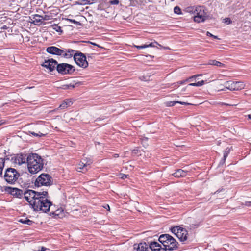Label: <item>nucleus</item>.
Wrapping results in <instances>:
<instances>
[{"mask_svg": "<svg viewBox=\"0 0 251 251\" xmlns=\"http://www.w3.org/2000/svg\"><path fill=\"white\" fill-rule=\"evenodd\" d=\"M48 193L47 191H43L41 192V196H39L32 204V208L34 211H42L46 213L49 211L50 208H52V204L51 201L48 200Z\"/></svg>", "mask_w": 251, "mask_h": 251, "instance_id": "nucleus-1", "label": "nucleus"}, {"mask_svg": "<svg viewBox=\"0 0 251 251\" xmlns=\"http://www.w3.org/2000/svg\"><path fill=\"white\" fill-rule=\"evenodd\" d=\"M27 165L29 173L35 174L43 169V159L38 154L32 153L27 156Z\"/></svg>", "mask_w": 251, "mask_h": 251, "instance_id": "nucleus-2", "label": "nucleus"}, {"mask_svg": "<svg viewBox=\"0 0 251 251\" xmlns=\"http://www.w3.org/2000/svg\"><path fill=\"white\" fill-rule=\"evenodd\" d=\"M158 240L162 244L163 248L165 249V251L176 250L178 248V242L169 234H162Z\"/></svg>", "mask_w": 251, "mask_h": 251, "instance_id": "nucleus-3", "label": "nucleus"}, {"mask_svg": "<svg viewBox=\"0 0 251 251\" xmlns=\"http://www.w3.org/2000/svg\"><path fill=\"white\" fill-rule=\"evenodd\" d=\"M53 179L50 175L43 173L36 178L35 185L37 187H49L52 184Z\"/></svg>", "mask_w": 251, "mask_h": 251, "instance_id": "nucleus-4", "label": "nucleus"}, {"mask_svg": "<svg viewBox=\"0 0 251 251\" xmlns=\"http://www.w3.org/2000/svg\"><path fill=\"white\" fill-rule=\"evenodd\" d=\"M224 88L221 89V91H225L226 89H228L230 91H238L245 88V84L243 82L227 81L224 84Z\"/></svg>", "mask_w": 251, "mask_h": 251, "instance_id": "nucleus-5", "label": "nucleus"}, {"mask_svg": "<svg viewBox=\"0 0 251 251\" xmlns=\"http://www.w3.org/2000/svg\"><path fill=\"white\" fill-rule=\"evenodd\" d=\"M20 175L14 168H8L6 169L4 177L6 181L10 184H13L18 179Z\"/></svg>", "mask_w": 251, "mask_h": 251, "instance_id": "nucleus-6", "label": "nucleus"}, {"mask_svg": "<svg viewBox=\"0 0 251 251\" xmlns=\"http://www.w3.org/2000/svg\"><path fill=\"white\" fill-rule=\"evenodd\" d=\"M41 192H36L35 191L28 189L24 191V197L28 201L32 208V204L35 201H37V198L41 196Z\"/></svg>", "mask_w": 251, "mask_h": 251, "instance_id": "nucleus-7", "label": "nucleus"}, {"mask_svg": "<svg viewBox=\"0 0 251 251\" xmlns=\"http://www.w3.org/2000/svg\"><path fill=\"white\" fill-rule=\"evenodd\" d=\"M74 59L76 64L80 67L86 68L88 66L85 55L81 52H75L74 55Z\"/></svg>", "mask_w": 251, "mask_h": 251, "instance_id": "nucleus-8", "label": "nucleus"}, {"mask_svg": "<svg viewBox=\"0 0 251 251\" xmlns=\"http://www.w3.org/2000/svg\"><path fill=\"white\" fill-rule=\"evenodd\" d=\"M57 72L61 74L65 75L73 73L75 71V67L68 63L58 64L56 66Z\"/></svg>", "mask_w": 251, "mask_h": 251, "instance_id": "nucleus-9", "label": "nucleus"}, {"mask_svg": "<svg viewBox=\"0 0 251 251\" xmlns=\"http://www.w3.org/2000/svg\"><path fill=\"white\" fill-rule=\"evenodd\" d=\"M197 11L195 16L193 17L194 21L197 23L204 22L206 17V13L204 11V7L200 6H197Z\"/></svg>", "mask_w": 251, "mask_h": 251, "instance_id": "nucleus-10", "label": "nucleus"}, {"mask_svg": "<svg viewBox=\"0 0 251 251\" xmlns=\"http://www.w3.org/2000/svg\"><path fill=\"white\" fill-rule=\"evenodd\" d=\"M57 65V62L51 58L47 60H45L43 64L42 65V66L48 69L50 72L54 70Z\"/></svg>", "mask_w": 251, "mask_h": 251, "instance_id": "nucleus-11", "label": "nucleus"}, {"mask_svg": "<svg viewBox=\"0 0 251 251\" xmlns=\"http://www.w3.org/2000/svg\"><path fill=\"white\" fill-rule=\"evenodd\" d=\"M46 51L52 55L61 56L64 53L63 50L55 46H50L46 49Z\"/></svg>", "mask_w": 251, "mask_h": 251, "instance_id": "nucleus-12", "label": "nucleus"}, {"mask_svg": "<svg viewBox=\"0 0 251 251\" xmlns=\"http://www.w3.org/2000/svg\"><path fill=\"white\" fill-rule=\"evenodd\" d=\"M188 232L183 228L180 227L179 231H177L176 236L179 239V240L184 242L187 239Z\"/></svg>", "mask_w": 251, "mask_h": 251, "instance_id": "nucleus-13", "label": "nucleus"}, {"mask_svg": "<svg viewBox=\"0 0 251 251\" xmlns=\"http://www.w3.org/2000/svg\"><path fill=\"white\" fill-rule=\"evenodd\" d=\"M14 162L19 165H20L23 163H27V157L26 155L25 154H18L15 158Z\"/></svg>", "mask_w": 251, "mask_h": 251, "instance_id": "nucleus-14", "label": "nucleus"}, {"mask_svg": "<svg viewBox=\"0 0 251 251\" xmlns=\"http://www.w3.org/2000/svg\"><path fill=\"white\" fill-rule=\"evenodd\" d=\"M150 248L152 251H165V249L156 242H152L150 244Z\"/></svg>", "mask_w": 251, "mask_h": 251, "instance_id": "nucleus-15", "label": "nucleus"}, {"mask_svg": "<svg viewBox=\"0 0 251 251\" xmlns=\"http://www.w3.org/2000/svg\"><path fill=\"white\" fill-rule=\"evenodd\" d=\"M10 193L11 195L15 196L18 198H22L24 196V191L17 188H9Z\"/></svg>", "mask_w": 251, "mask_h": 251, "instance_id": "nucleus-16", "label": "nucleus"}, {"mask_svg": "<svg viewBox=\"0 0 251 251\" xmlns=\"http://www.w3.org/2000/svg\"><path fill=\"white\" fill-rule=\"evenodd\" d=\"M31 20L32 21L31 22V23L35 25H40L43 22V16L38 14L33 15Z\"/></svg>", "mask_w": 251, "mask_h": 251, "instance_id": "nucleus-17", "label": "nucleus"}, {"mask_svg": "<svg viewBox=\"0 0 251 251\" xmlns=\"http://www.w3.org/2000/svg\"><path fill=\"white\" fill-rule=\"evenodd\" d=\"M50 215L55 218H62L64 216V210L62 208H58L50 212Z\"/></svg>", "mask_w": 251, "mask_h": 251, "instance_id": "nucleus-18", "label": "nucleus"}, {"mask_svg": "<svg viewBox=\"0 0 251 251\" xmlns=\"http://www.w3.org/2000/svg\"><path fill=\"white\" fill-rule=\"evenodd\" d=\"M64 53L62 54L61 56H63L66 58H71L73 56H74V54L75 53V51L72 49H63Z\"/></svg>", "mask_w": 251, "mask_h": 251, "instance_id": "nucleus-19", "label": "nucleus"}, {"mask_svg": "<svg viewBox=\"0 0 251 251\" xmlns=\"http://www.w3.org/2000/svg\"><path fill=\"white\" fill-rule=\"evenodd\" d=\"M187 174V171L182 169H178L176 172L173 173L172 175L175 177L179 178L186 176Z\"/></svg>", "mask_w": 251, "mask_h": 251, "instance_id": "nucleus-20", "label": "nucleus"}, {"mask_svg": "<svg viewBox=\"0 0 251 251\" xmlns=\"http://www.w3.org/2000/svg\"><path fill=\"white\" fill-rule=\"evenodd\" d=\"M176 103H179L182 105H188L191 104L188 102L178 101H167L165 102V105L167 107H171L174 106Z\"/></svg>", "mask_w": 251, "mask_h": 251, "instance_id": "nucleus-21", "label": "nucleus"}, {"mask_svg": "<svg viewBox=\"0 0 251 251\" xmlns=\"http://www.w3.org/2000/svg\"><path fill=\"white\" fill-rule=\"evenodd\" d=\"M72 104V100L70 99H67L60 105L59 108L61 109H63L70 106Z\"/></svg>", "mask_w": 251, "mask_h": 251, "instance_id": "nucleus-22", "label": "nucleus"}, {"mask_svg": "<svg viewBox=\"0 0 251 251\" xmlns=\"http://www.w3.org/2000/svg\"><path fill=\"white\" fill-rule=\"evenodd\" d=\"M207 64L210 65L216 66H218V67H224L225 66L224 64H223L220 62H219L218 61H216L215 60H210L208 61Z\"/></svg>", "mask_w": 251, "mask_h": 251, "instance_id": "nucleus-23", "label": "nucleus"}, {"mask_svg": "<svg viewBox=\"0 0 251 251\" xmlns=\"http://www.w3.org/2000/svg\"><path fill=\"white\" fill-rule=\"evenodd\" d=\"M83 163L80 162L78 163L77 167V170L80 172L85 173L88 170V167L87 166H83Z\"/></svg>", "mask_w": 251, "mask_h": 251, "instance_id": "nucleus-24", "label": "nucleus"}, {"mask_svg": "<svg viewBox=\"0 0 251 251\" xmlns=\"http://www.w3.org/2000/svg\"><path fill=\"white\" fill-rule=\"evenodd\" d=\"M230 151V149L229 148H226L224 151V155L223 158L222 160L220 162L221 164H223L225 163L226 157L228 156V154L229 153Z\"/></svg>", "mask_w": 251, "mask_h": 251, "instance_id": "nucleus-25", "label": "nucleus"}, {"mask_svg": "<svg viewBox=\"0 0 251 251\" xmlns=\"http://www.w3.org/2000/svg\"><path fill=\"white\" fill-rule=\"evenodd\" d=\"M80 162L83 163V166H87L88 167L92 163L91 159L87 157L82 158Z\"/></svg>", "mask_w": 251, "mask_h": 251, "instance_id": "nucleus-26", "label": "nucleus"}, {"mask_svg": "<svg viewBox=\"0 0 251 251\" xmlns=\"http://www.w3.org/2000/svg\"><path fill=\"white\" fill-rule=\"evenodd\" d=\"M197 6H190L185 8V11L190 14H195L197 11Z\"/></svg>", "mask_w": 251, "mask_h": 251, "instance_id": "nucleus-27", "label": "nucleus"}, {"mask_svg": "<svg viewBox=\"0 0 251 251\" xmlns=\"http://www.w3.org/2000/svg\"><path fill=\"white\" fill-rule=\"evenodd\" d=\"M19 221L24 224H26L28 225H31L33 223H34V222L27 218L25 219H21L19 220Z\"/></svg>", "mask_w": 251, "mask_h": 251, "instance_id": "nucleus-28", "label": "nucleus"}, {"mask_svg": "<svg viewBox=\"0 0 251 251\" xmlns=\"http://www.w3.org/2000/svg\"><path fill=\"white\" fill-rule=\"evenodd\" d=\"M147 244L146 243H140L138 245V250L139 251H146Z\"/></svg>", "mask_w": 251, "mask_h": 251, "instance_id": "nucleus-29", "label": "nucleus"}, {"mask_svg": "<svg viewBox=\"0 0 251 251\" xmlns=\"http://www.w3.org/2000/svg\"><path fill=\"white\" fill-rule=\"evenodd\" d=\"M180 227H180V226H176V227H172L171 229V232L176 236L177 232V231H179V230H180Z\"/></svg>", "mask_w": 251, "mask_h": 251, "instance_id": "nucleus-30", "label": "nucleus"}, {"mask_svg": "<svg viewBox=\"0 0 251 251\" xmlns=\"http://www.w3.org/2000/svg\"><path fill=\"white\" fill-rule=\"evenodd\" d=\"M53 29L57 32H62L61 27L58 25L54 24L52 25Z\"/></svg>", "mask_w": 251, "mask_h": 251, "instance_id": "nucleus-31", "label": "nucleus"}, {"mask_svg": "<svg viewBox=\"0 0 251 251\" xmlns=\"http://www.w3.org/2000/svg\"><path fill=\"white\" fill-rule=\"evenodd\" d=\"M156 45H158L160 47H162V46L160 44H158L156 41H155L148 45L146 44V46H147V48L149 47H155Z\"/></svg>", "mask_w": 251, "mask_h": 251, "instance_id": "nucleus-32", "label": "nucleus"}, {"mask_svg": "<svg viewBox=\"0 0 251 251\" xmlns=\"http://www.w3.org/2000/svg\"><path fill=\"white\" fill-rule=\"evenodd\" d=\"M174 13L177 14H181V9L178 6H176L174 8Z\"/></svg>", "mask_w": 251, "mask_h": 251, "instance_id": "nucleus-33", "label": "nucleus"}, {"mask_svg": "<svg viewBox=\"0 0 251 251\" xmlns=\"http://www.w3.org/2000/svg\"><path fill=\"white\" fill-rule=\"evenodd\" d=\"M31 134L35 136H39V137H42L45 136V134L41 133L40 132H39L38 133H35L34 132H31Z\"/></svg>", "mask_w": 251, "mask_h": 251, "instance_id": "nucleus-34", "label": "nucleus"}, {"mask_svg": "<svg viewBox=\"0 0 251 251\" xmlns=\"http://www.w3.org/2000/svg\"><path fill=\"white\" fill-rule=\"evenodd\" d=\"M64 89H70V88H73L75 87V85L74 84L70 83L68 85H65L63 86Z\"/></svg>", "mask_w": 251, "mask_h": 251, "instance_id": "nucleus-35", "label": "nucleus"}, {"mask_svg": "<svg viewBox=\"0 0 251 251\" xmlns=\"http://www.w3.org/2000/svg\"><path fill=\"white\" fill-rule=\"evenodd\" d=\"M206 35L207 36H209L210 37H213V38L214 39H219V38L218 37V36H215V35H213V34H212L211 33H210L209 32H206Z\"/></svg>", "mask_w": 251, "mask_h": 251, "instance_id": "nucleus-36", "label": "nucleus"}, {"mask_svg": "<svg viewBox=\"0 0 251 251\" xmlns=\"http://www.w3.org/2000/svg\"><path fill=\"white\" fill-rule=\"evenodd\" d=\"M196 77V75H194L193 76H192L191 77H190L189 79L186 80H184V81H179L178 82V83L180 84H184L185 82L186 81H189V80H191L192 79H193V78L195 77Z\"/></svg>", "mask_w": 251, "mask_h": 251, "instance_id": "nucleus-37", "label": "nucleus"}, {"mask_svg": "<svg viewBox=\"0 0 251 251\" xmlns=\"http://www.w3.org/2000/svg\"><path fill=\"white\" fill-rule=\"evenodd\" d=\"M119 3V1L118 0H113L110 1V3L112 5H117Z\"/></svg>", "mask_w": 251, "mask_h": 251, "instance_id": "nucleus-38", "label": "nucleus"}, {"mask_svg": "<svg viewBox=\"0 0 251 251\" xmlns=\"http://www.w3.org/2000/svg\"><path fill=\"white\" fill-rule=\"evenodd\" d=\"M135 47L138 49H142L147 48L146 44L141 46H135Z\"/></svg>", "mask_w": 251, "mask_h": 251, "instance_id": "nucleus-39", "label": "nucleus"}, {"mask_svg": "<svg viewBox=\"0 0 251 251\" xmlns=\"http://www.w3.org/2000/svg\"><path fill=\"white\" fill-rule=\"evenodd\" d=\"M204 83V81L203 80H201V81H199L197 82V86H201L203 85Z\"/></svg>", "mask_w": 251, "mask_h": 251, "instance_id": "nucleus-40", "label": "nucleus"}, {"mask_svg": "<svg viewBox=\"0 0 251 251\" xmlns=\"http://www.w3.org/2000/svg\"><path fill=\"white\" fill-rule=\"evenodd\" d=\"M68 20L70 21L71 22L76 24V25H80V23L73 19H68Z\"/></svg>", "mask_w": 251, "mask_h": 251, "instance_id": "nucleus-41", "label": "nucleus"}, {"mask_svg": "<svg viewBox=\"0 0 251 251\" xmlns=\"http://www.w3.org/2000/svg\"><path fill=\"white\" fill-rule=\"evenodd\" d=\"M120 177L122 179H125L127 177V175H126V174H120Z\"/></svg>", "mask_w": 251, "mask_h": 251, "instance_id": "nucleus-42", "label": "nucleus"}, {"mask_svg": "<svg viewBox=\"0 0 251 251\" xmlns=\"http://www.w3.org/2000/svg\"><path fill=\"white\" fill-rule=\"evenodd\" d=\"M244 205L246 206L250 207L251 206V201H246L244 203Z\"/></svg>", "mask_w": 251, "mask_h": 251, "instance_id": "nucleus-43", "label": "nucleus"}, {"mask_svg": "<svg viewBox=\"0 0 251 251\" xmlns=\"http://www.w3.org/2000/svg\"><path fill=\"white\" fill-rule=\"evenodd\" d=\"M225 20V22L227 23V24H229L231 23V20L230 19V18H226L224 19Z\"/></svg>", "mask_w": 251, "mask_h": 251, "instance_id": "nucleus-44", "label": "nucleus"}, {"mask_svg": "<svg viewBox=\"0 0 251 251\" xmlns=\"http://www.w3.org/2000/svg\"><path fill=\"white\" fill-rule=\"evenodd\" d=\"M189 86H197V83H190Z\"/></svg>", "mask_w": 251, "mask_h": 251, "instance_id": "nucleus-45", "label": "nucleus"}, {"mask_svg": "<svg viewBox=\"0 0 251 251\" xmlns=\"http://www.w3.org/2000/svg\"><path fill=\"white\" fill-rule=\"evenodd\" d=\"M48 16L45 15L44 17L43 16V20H48Z\"/></svg>", "mask_w": 251, "mask_h": 251, "instance_id": "nucleus-46", "label": "nucleus"}, {"mask_svg": "<svg viewBox=\"0 0 251 251\" xmlns=\"http://www.w3.org/2000/svg\"><path fill=\"white\" fill-rule=\"evenodd\" d=\"M89 42L90 44H92V45H94V46H97V47H100V46L99 45H98V44H96V43H93V42Z\"/></svg>", "mask_w": 251, "mask_h": 251, "instance_id": "nucleus-47", "label": "nucleus"}, {"mask_svg": "<svg viewBox=\"0 0 251 251\" xmlns=\"http://www.w3.org/2000/svg\"><path fill=\"white\" fill-rule=\"evenodd\" d=\"M2 170H3V168L1 167H0V176H1L2 174Z\"/></svg>", "mask_w": 251, "mask_h": 251, "instance_id": "nucleus-48", "label": "nucleus"}, {"mask_svg": "<svg viewBox=\"0 0 251 251\" xmlns=\"http://www.w3.org/2000/svg\"><path fill=\"white\" fill-rule=\"evenodd\" d=\"M105 209H108V210H110L109 206L108 204H106L105 206L104 207Z\"/></svg>", "mask_w": 251, "mask_h": 251, "instance_id": "nucleus-49", "label": "nucleus"}, {"mask_svg": "<svg viewBox=\"0 0 251 251\" xmlns=\"http://www.w3.org/2000/svg\"><path fill=\"white\" fill-rule=\"evenodd\" d=\"M119 156L118 154L115 153L113 155V157L115 158L118 157Z\"/></svg>", "mask_w": 251, "mask_h": 251, "instance_id": "nucleus-50", "label": "nucleus"}, {"mask_svg": "<svg viewBox=\"0 0 251 251\" xmlns=\"http://www.w3.org/2000/svg\"><path fill=\"white\" fill-rule=\"evenodd\" d=\"M226 105H230V106H233V105H237V104H225Z\"/></svg>", "mask_w": 251, "mask_h": 251, "instance_id": "nucleus-51", "label": "nucleus"}, {"mask_svg": "<svg viewBox=\"0 0 251 251\" xmlns=\"http://www.w3.org/2000/svg\"><path fill=\"white\" fill-rule=\"evenodd\" d=\"M247 116L249 119L251 120V113L250 114L248 115Z\"/></svg>", "mask_w": 251, "mask_h": 251, "instance_id": "nucleus-52", "label": "nucleus"}, {"mask_svg": "<svg viewBox=\"0 0 251 251\" xmlns=\"http://www.w3.org/2000/svg\"><path fill=\"white\" fill-rule=\"evenodd\" d=\"M41 250L43 251H44L45 250L44 247H42Z\"/></svg>", "mask_w": 251, "mask_h": 251, "instance_id": "nucleus-53", "label": "nucleus"}]
</instances>
